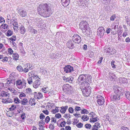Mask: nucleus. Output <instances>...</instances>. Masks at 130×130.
Wrapping results in <instances>:
<instances>
[{
    "label": "nucleus",
    "instance_id": "1a4fd4ad",
    "mask_svg": "<svg viewBox=\"0 0 130 130\" xmlns=\"http://www.w3.org/2000/svg\"><path fill=\"white\" fill-rule=\"evenodd\" d=\"M105 31L104 28L103 27H100L97 29V35L100 36V38H102L104 35Z\"/></svg>",
    "mask_w": 130,
    "mask_h": 130
},
{
    "label": "nucleus",
    "instance_id": "603ef678",
    "mask_svg": "<svg viewBox=\"0 0 130 130\" xmlns=\"http://www.w3.org/2000/svg\"><path fill=\"white\" fill-rule=\"evenodd\" d=\"M1 26L2 28L4 29H5L7 28L8 27V26L7 24H2L0 25Z\"/></svg>",
    "mask_w": 130,
    "mask_h": 130
},
{
    "label": "nucleus",
    "instance_id": "20e7f679",
    "mask_svg": "<svg viewBox=\"0 0 130 130\" xmlns=\"http://www.w3.org/2000/svg\"><path fill=\"white\" fill-rule=\"evenodd\" d=\"M85 86L84 88L82 89V91L83 95L87 97L89 96L91 93V87L89 85Z\"/></svg>",
    "mask_w": 130,
    "mask_h": 130
},
{
    "label": "nucleus",
    "instance_id": "393cba45",
    "mask_svg": "<svg viewBox=\"0 0 130 130\" xmlns=\"http://www.w3.org/2000/svg\"><path fill=\"white\" fill-rule=\"evenodd\" d=\"M120 96L119 95L116 94L114 95L111 97V100L113 101H117L119 100L120 99Z\"/></svg>",
    "mask_w": 130,
    "mask_h": 130
},
{
    "label": "nucleus",
    "instance_id": "4be33fe9",
    "mask_svg": "<svg viewBox=\"0 0 130 130\" xmlns=\"http://www.w3.org/2000/svg\"><path fill=\"white\" fill-rule=\"evenodd\" d=\"M2 102L4 104H7L13 102L12 100L8 98L6 99L2 98Z\"/></svg>",
    "mask_w": 130,
    "mask_h": 130
},
{
    "label": "nucleus",
    "instance_id": "13d9d810",
    "mask_svg": "<svg viewBox=\"0 0 130 130\" xmlns=\"http://www.w3.org/2000/svg\"><path fill=\"white\" fill-rule=\"evenodd\" d=\"M81 109L80 107L79 106H76L74 110L75 112H77L80 110Z\"/></svg>",
    "mask_w": 130,
    "mask_h": 130
},
{
    "label": "nucleus",
    "instance_id": "f03ea898",
    "mask_svg": "<svg viewBox=\"0 0 130 130\" xmlns=\"http://www.w3.org/2000/svg\"><path fill=\"white\" fill-rule=\"evenodd\" d=\"M62 90L65 93L67 94H70L72 93V87L69 84L64 85L62 86Z\"/></svg>",
    "mask_w": 130,
    "mask_h": 130
},
{
    "label": "nucleus",
    "instance_id": "a211bd4d",
    "mask_svg": "<svg viewBox=\"0 0 130 130\" xmlns=\"http://www.w3.org/2000/svg\"><path fill=\"white\" fill-rule=\"evenodd\" d=\"M63 79L64 81L71 83H72L74 81L73 78L71 76L69 77H66L64 76L63 77Z\"/></svg>",
    "mask_w": 130,
    "mask_h": 130
},
{
    "label": "nucleus",
    "instance_id": "dca6fc26",
    "mask_svg": "<svg viewBox=\"0 0 130 130\" xmlns=\"http://www.w3.org/2000/svg\"><path fill=\"white\" fill-rule=\"evenodd\" d=\"M61 56V54L60 53H58L55 54H53L51 55L50 56L52 59H59Z\"/></svg>",
    "mask_w": 130,
    "mask_h": 130
},
{
    "label": "nucleus",
    "instance_id": "cd10ccee",
    "mask_svg": "<svg viewBox=\"0 0 130 130\" xmlns=\"http://www.w3.org/2000/svg\"><path fill=\"white\" fill-rule=\"evenodd\" d=\"M62 4L64 7L67 6L69 4L70 1L61 0Z\"/></svg>",
    "mask_w": 130,
    "mask_h": 130
},
{
    "label": "nucleus",
    "instance_id": "f704fd0d",
    "mask_svg": "<svg viewBox=\"0 0 130 130\" xmlns=\"http://www.w3.org/2000/svg\"><path fill=\"white\" fill-rule=\"evenodd\" d=\"M12 57L13 60H16L19 59V55L17 53L13 54L12 55Z\"/></svg>",
    "mask_w": 130,
    "mask_h": 130
},
{
    "label": "nucleus",
    "instance_id": "c9c22d12",
    "mask_svg": "<svg viewBox=\"0 0 130 130\" xmlns=\"http://www.w3.org/2000/svg\"><path fill=\"white\" fill-rule=\"evenodd\" d=\"M118 27V25L117 23H113L111 25V28L112 30L114 29L115 30L116 28Z\"/></svg>",
    "mask_w": 130,
    "mask_h": 130
},
{
    "label": "nucleus",
    "instance_id": "6e6d98bb",
    "mask_svg": "<svg viewBox=\"0 0 130 130\" xmlns=\"http://www.w3.org/2000/svg\"><path fill=\"white\" fill-rule=\"evenodd\" d=\"M48 127L50 129V130L52 129H54L55 128V126H54V124L52 123L50 124L49 125Z\"/></svg>",
    "mask_w": 130,
    "mask_h": 130
},
{
    "label": "nucleus",
    "instance_id": "49530a36",
    "mask_svg": "<svg viewBox=\"0 0 130 130\" xmlns=\"http://www.w3.org/2000/svg\"><path fill=\"white\" fill-rule=\"evenodd\" d=\"M94 55V53L91 51H90L88 52V56L90 58H92L93 56Z\"/></svg>",
    "mask_w": 130,
    "mask_h": 130
},
{
    "label": "nucleus",
    "instance_id": "3c124183",
    "mask_svg": "<svg viewBox=\"0 0 130 130\" xmlns=\"http://www.w3.org/2000/svg\"><path fill=\"white\" fill-rule=\"evenodd\" d=\"M115 61L112 60L111 62V65L113 69H115L116 68V66L115 64Z\"/></svg>",
    "mask_w": 130,
    "mask_h": 130
},
{
    "label": "nucleus",
    "instance_id": "680f3d73",
    "mask_svg": "<svg viewBox=\"0 0 130 130\" xmlns=\"http://www.w3.org/2000/svg\"><path fill=\"white\" fill-rule=\"evenodd\" d=\"M128 31L127 30H125L124 32L123 33V36L124 37H126L128 35Z\"/></svg>",
    "mask_w": 130,
    "mask_h": 130
},
{
    "label": "nucleus",
    "instance_id": "7ed1b4c3",
    "mask_svg": "<svg viewBox=\"0 0 130 130\" xmlns=\"http://www.w3.org/2000/svg\"><path fill=\"white\" fill-rule=\"evenodd\" d=\"M80 28L82 29L83 32H85L89 28V25L87 22L83 21L80 22L79 24Z\"/></svg>",
    "mask_w": 130,
    "mask_h": 130
},
{
    "label": "nucleus",
    "instance_id": "58836bf2",
    "mask_svg": "<svg viewBox=\"0 0 130 130\" xmlns=\"http://www.w3.org/2000/svg\"><path fill=\"white\" fill-rule=\"evenodd\" d=\"M82 119L84 121H86L89 120V117L87 116L84 115L82 117Z\"/></svg>",
    "mask_w": 130,
    "mask_h": 130
},
{
    "label": "nucleus",
    "instance_id": "f8f14e48",
    "mask_svg": "<svg viewBox=\"0 0 130 130\" xmlns=\"http://www.w3.org/2000/svg\"><path fill=\"white\" fill-rule=\"evenodd\" d=\"M7 82L5 84V86L9 87L10 86H12L15 84V79H11L7 78Z\"/></svg>",
    "mask_w": 130,
    "mask_h": 130
},
{
    "label": "nucleus",
    "instance_id": "052dcab7",
    "mask_svg": "<svg viewBox=\"0 0 130 130\" xmlns=\"http://www.w3.org/2000/svg\"><path fill=\"white\" fill-rule=\"evenodd\" d=\"M3 59L1 60L3 62H6L8 61V58L7 57H3V58L2 59Z\"/></svg>",
    "mask_w": 130,
    "mask_h": 130
},
{
    "label": "nucleus",
    "instance_id": "c85d7f7f",
    "mask_svg": "<svg viewBox=\"0 0 130 130\" xmlns=\"http://www.w3.org/2000/svg\"><path fill=\"white\" fill-rule=\"evenodd\" d=\"M68 107V106H62L61 107L60 111L62 113H64L66 111V110L67 109Z\"/></svg>",
    "mask_w": 130,
    "mask_h": 130
},
{
    "label": "nucleus",
    "instance_id": "4c0bfd02",
    "mask_svg": "<svg viewBox=\"0 0 130 130\" xmlns=\"http://www.w3.org/2000/svg\"><path fill=\"white\" fill-rule=\"evenodd\" d=\"M13 34V31L11 30H8L6 33V35L7 37L11 36Z\"/></svg>",
    "mask_w": 130,
    "mask_h": 130
},
{
    "label": "nucleus",
    "instance_id": "2f4dec72",
    "mask_svg": "<svg viewBox=\"0 0 130 130\" xmlns=\"http://www.w3.org/2000/svg\"><path fill=\"white\" fill-rule=\"evenodd\" d=\"M109 78L111 80H113L115 78L116 76L113 73L109 72Z\"/></svg>",
    "mask_w": 130,
    "mask_h": 130
},
{
    "label": "nucleus",
    "instance_id": "39448f33",
    "mask_svg": "<svg viewBox=\"0 0 130 130\" xmlns=\"http://www.w3.org/2000/svg\"><path fill=\"white\" fill-rule=\"evenodd\" d=\"M16 83L17 87L19 89H22L26 87V82L24 79H18L17 80Z\"/></svg>",
    "mask_w": 130,
    "mask_h": 130
},
{
    "label": "nucleus",
    "instance_id": "a878e982",
    "mask_svg": "<svg viewBox=\"0 0 130 130\" xmlns=\"http://www.w3.org/2000/svg\"><path fill=\"white\" fill-rule=\"evenodd\" d=\"M28 30L29 32L33 34L37 33V30L33 29L32 27L30 25L28 26Z\"/></svg>",
    "mask_w": 130,
    "mask_h": 130
},
{
    "label": "nucleus",
    "instance_id": "774afa93",
    "mask_svg": "<svg viewBox=\"0 0 130 130\" xmlns=\"http://www.w3.org/2000/svg\"><path fill=\"white\" fill-rule=\"evenodd\" d=\"M8 53L9 54H13V51L12 49L11 48H9L8 49Z\"/></svg>",
    "mask_w": 130,
    "mask_h": 130
},
{
    "label": "nucleus",
    "instance_id": "bf43d9fd",
    "mask_svg": "<svg viewBox=\"0 0 130 130\" xmlns=\"http://www.w3.org/2000/svg\"><path fill=\"white\" fill-rule=\"evenodd\" d=\"M59 111V109L55 108V109H53L52 110V112L53 113H55L57 112H58Z\"/></svg>",
    "mask_w": 130,
    "mask_h": 130
},
{
    "label": "nucleus",
    "instance_id": "423d86ee",
    "mask_svg": "<svg viewBox=\"0 0 130 130\" xmlns=\"http://www.w3.org/2000/svg\"><path fill=\"white\" fill-rule=\"evenodd\" d=\"M114 89V92L116 94L119 95L120 96L123 95L124 90L122 88L117 86L115 87Z\"/></svg>",
    "mask_w": 130,
    "mask_h": 130
},
{
    "label": "nucleus",
    "instance_id": "a19ab883",
    "mask_svg": "<svg viewBox=\"0 0 130 130\" xmlns=\"http://www.w3.org/2000/svg\"><path fill=\"white\" fill-rule=\"evenodd\" d=\"M25 91L26 92H25V93L26 94L30 95L32 94V90L30 88L27 89H26Z\"/></svg>",
    "mask_w": 130,
    "mask_h": 130
},
{
    "label": "nucleus",
    "instance_id": "09e8293b",
    "mask_svg": "<svg viewBox=\"0 0 130 130\" xmlns=\"http://www.w3.org/2000/svg\"><path fill=\"white\" fill-rule=\"evenodd\" d=\"M66 124V122L65 121H63L61 122V123L60 124L59 126V127H62L65 126Z\"/></svg>",
    "mask_w": 130,
    "mask_h": 130
},
{
    "label": "nucleus",
    "instance_id": "5fc2aeb1",
    "mask_svg": "<svg viewBox=\"0 0 130 130\" xmlns=\"http://www.w3.org/2000/svg\"><path fill=\"white\" fill-rule=\"evenodd\" d=\"M125 18L127 24L129 26H130V18H128L127 16Z\"/></svg>",
    "mask_w": 130,
    "mask_h": 130
},
{
    "label": "nucleus",
    "instance_id": "8fccbe9b",
    "mask_svg": "<svg viewBox=\"0 0 130 130\" xmlns=\"http://www.w3.org/2000/svg\"><path fill=\"white\" fill-rule=\"evenodd\" d=\"M85 127L88 129H90L92 127L91 125L90 124L87 123L85 125Z\"/></svg>",
    "mask_w": 130,
    "mask_h": 130
},
{
    "label": "nucleus",
    "instance_id": "72a5a7b5",
    "mask_svg": "<svg viewBox=\"0 0 130 130\" xmlns=\"http://www.w3.org/2000/svg\"><path fill=\"white\" fill-rule=\"evenodd\" d=\"M20 32L22 34H24L26 31V30L25 29L24 27L21 26L20 27Z\"/></svg>",
    "mask_w": 130,
    "mask_h": 130
},
{
    "label": "nucleus",
    "instance_id": "b1692460",
    "mask_svg": "<svg viewBox=\"0 0 130 130\" xmlns=\"http://www.w3.org/2000/svg\"><path fill=\"white\" fill-rule=\"evenodd\" d=\"M34 97L36 99H39L42 98L43 97L42 94L40 92L37 93L35 92L34 93Z\"/></svg>",
    "mask_w": 130,
    "mask_h": 130
},
{
    "label": "nucleus",
    "instance_id": "7c9ffc66",
    "mask_svg": "<svg viewBox=\"0 0 130 130\" xmlns=\"http://www.w3.org/2000/svg\"><path fill=\"white\" fill-rule=\"evenodd\" d=\"M7 92L4 91H0V96L3 97H7L9 95V93H7Z\"/></svg>",
    "mask_w": 130,
    "mask_h": 130
},
{
    "label": "nucleus",
    "instance_id": "c756f323",
    "mask_svg": "<svg viewBox=\"0 0 130 130\" xmlns=\"http://www.w3.org/2000/svg\"><path fill=\"white\" fill-rule=\"evenodd\" d=\"M24 68L23 69V68L21 65L18 66L17 68V69L19 72H24V71L26 70L25 68V65L24 66Z\"/></svg>",
    "mask_w": 130,
    "mask_h": 130
},
{
    "label": "nucleus",
    "instance_id": "aec40b11",
    "mask_svg": "<svg viewBox=\"0 0 130 130\" xmlns=\"http://www.w3.org/2000/svg\"><path fill=\"white\" fill-rule=\"evenodd\" d=\"M40 84V79H37L34 82L33 84V87L35 88H37Z\"/></svg>",
    "mask_w": 130,
    "mask_h": 130
},
{
    "label": "nucleus",
    "instance_id": "5701e85b",
    "mask_svg": "<svg viewBox=\"0 0 130 130\" xmlns=\"http://www.w3.org/2000/svg\"><path fill=\"white\" fill-rule=\"evenodd\" d=\"M101 127L100 123L98 122L95 123L92 126L91 130H98L99 128Z\"/></svg>",
    "mask_w": 130,
    "mask_h": 130
},
{
    "label": "nucleus",
    "instance_id": "4d7b16f0",
    "mask_svg": "<svg viewBox=\"0 0 130 130\" xmlns=\"http://www.w3.org/2000/svg\"><path fill=\"white\" fill-rule=\"evenodd\" d=\"M50 120V117L48 116H47L45 118V121L46 123H47L49 122Z\"/></svg>",
    "mask_w": 130,
    "mask_h": 130
},
{
    "label": "nucleus",
    "instance_id": "e2e57ef3",
    "mask_svg": "<svg viewBox=\"0 0 130 130\" xmlns=\"http://www.w3.org/2000/svg\"><path fill=\"white\" fill-rule=\"evenodd\" d=\"M116 18V15L115 14H113L110 18V20L111 21H113Z\"/></svg>",
    "mask_w": 130,
    "mask_h": 130
},
{
    "label": "nucleus",
    "instance_id": "412c9836",
    "mask_svg": "<svg viewBox=\"0 0 130 130\" xmlns=\"http://www.w3.org/2000/svg\"><path fill=\"white\" fill-rule=\"evenodd\" d=\"M86 76V81L87 85L86 86H89V83L91 82V80L92 77L91 76L89 75H85Z\"/></svg>",
    "mask_w": 130,
    "mask_h": 130
},
{
    "label": "nucleus",
    "instance_id": "f257e3e1",
    "mask_svg": "<svg viewBox=\"0 0 130 130\" xmlns=\"http://www.w3.org/2000/svg\"><path fill=\"white\" fill-rule=\"evenodd\" d=\"M50 7L46 3L41 4L39 5L38 8L39 14L45 17H49L50 15Z\"/></svg>",
    "mask_w": 130,
    "mask_h": 130
},
{
    "label": "nucleus",
    "instance_id": "473e14b6",
    "mask_svg": "<svg viewBox=\"0 0 130 130\" xmlns=\"http://www.w3.org/2000/svg\"><path fill=\"white\" fill-rule=\"evenodd\" d=\"M28 101L26 98H24L21 101V103L22 105H25L27 104Z\"/></svg>",
    "mask_w": 130,
    "mask_h": 130
},
{
    "label": "nucleus",
    "instance_id": "9b49d317",
    "mask_svg": "<svg viewBox=\"0 0 130 130\" xmlns=\"http://www.w3.org/2000/svg\"><path fill=\"white\" fill-rule=\"evenodd\" d=\"M97 102L99 105L101 106L103 104L105 100L104 98L102 96L98 95L97 96Z\"/></svg>",
    "mask_w": 130,
    "mask_h": 130
},
{
    "label": "nucleus",
    "instance_id": "9d476101",
    "mask_svg": "<svg viewBox=\"0 0 130 130\" xmlns=\"http://www.w3.org/2000/svg\"><path fill=\"white\" fill-rule=\"evenodd\" d=\"M73 67L70 65H65L63 68L64 71L66 73H71L74 71Z\"/></svg>",
    "mask_w": 130,
    "mask_h": 130
},
{
    "label": "nucleus",
    "instance_id": "f3484780",
    "mask_svg": "<svg viewBox=\"0 0 130 130\" xmlns=\"http://www.w3.org/2000/svg\"><path fill=\"white\" fill-rule=\"evenodd\" d=\"M72 40H69L66 43L67 47L70 49H72L74 47V44Z\"/></svg>",
    "mask_w": 130,
    "mask_h": 130
},
{
    "label": "nucleus",
    "instance_id": "864d4df0",
    "mask_svg": "<svg viewBox=\"0 0 130 130\" xmlns=\"http://www.w3.org/2000/svg\"><path fill=\"white\" fill-rule=\"evenodd\" d=\"M121 80H121V82L123 83H126L127 82V79L125 78H121Z\"/></svg>",
    "mask_w": 130,
    "mask_h": 130
},
{
    "label": "nucleus",
    "instance_id": "0eeeda50",
    "mask_svg": "<svg viewBox=\"0 0 130 130\" xmlns=\"http://www.w3.org/2000/svg\"><path fill=\"white\" fill-rule=\"evenodd\" d=\"M86 77L84 75H81L79 76L78 80L80 84L82 86H86L87 83L86 81Z\"/></svg>",
    "mask_w": 130,
    "mask_h": 130
},
{
    "label": "nucleus",
    "instance_id": "79ce46f5",
    "mask_svg": "<svg viewBox=\"0 0 130 130\" xmlns=\"http://www.w3.org/2000/svg\"><path fill=\"white\" fill-rule=\"evenodd\" d=\"M125 94V95L127 99L130 101V92L126 91Z\"/></svg>",
    "mask_w": 130,
    "mask_h": 130
},
{
    "label": "nucleus",
    "instance_id": "a18cd8bd",
    "mask_svg": "<svg viewBox=\"0 0 130 130\" xmlns=\"http://www.w3.org/2000/svg\"><path fill=\"white\" fill-rule=\"evenodd\" d=\"M14 102L15 104H18L21 103V101L18 98H15L14 99Z\"/></svg>",
    "mask_w": 130,
    "mask_h": 130
},
{
    "label": "nucleus",
    "instance_id": "338daca9",
    "mask_svg": "<svg viewBox=\"0 0 130 130\" xmlns=\"http://www.w3.org/2000/svg\"><path fill=\"white\" fill-rule=\"evenodd\" d=\"M26 96V95L23 92H22L19 95V97L21 99H22L21 98L22 97H25Z\"/></svg>",
    "mask_w": 130,
    "mask_h": 130
},
{
    "label": "nucleus",
    "instance_id": "e433bc0d",
    "mask_svg": "<svg viewBox=\"0 0 130 130\" xmlns=\"http://www.w3.org/2000/svg\"><path fill=\"white\" fill-rule=\"evenodd\" d=\"M45 121L44 122L43 120H41L39 122V125L40 127H43L44 125L45 124Z\"/></svg>",
    "mask_w": 130,
    "mask_h": 130
},
{
    "label": "nucleus",
    "instance_id": "ddd939ff",
    "mask_svg": "<svg viewBox=\"0 0 130 130\" xmlns=\"http://www.w3.org/2000/svg\"><path fill=\"white\" fill-rule=\"evenodd\" d=\"M104 51L105 52H106V53L109 54L110 55L113 54L116 52V50L110 47H108V48H106Z\"/></svg>",
    "mask_w": 130,
    "mask_h": 130
},
{
    "label": "nucleus",
    "instance_id": "6e6552de",
    "mask_svg": "<svg viewBox=\"0 0 130 130\" xmlns=\"http://www.w3.org/2000/svg\"><path fill=\"white\" fill-rule=\"evenodd\" d=\"M72 40L75 44H79L81 42V38L78 35L75 34L73 36Z\"/></svg>",
    "mask_w": 130,
    "mask_h": 130
},
{
    "label": "nucleus",
    "instance_id": "2eb2a0df",
    "mask_svg": "<svg viewBox=\"0 0 130 130\" xmlns=\"http://www.w3.org/2000/svg\"><path fill=\"white\" fill-rule=\"evenodd\" d=\"M17 20L15 18H13L11 20V22L14 26V30L17 31L18 28V24L17 22Z\"/></svg>",
    "mask_w": 130,
    "mask_h": 130
},
{
    "label": "nucleus",
    "instance_id": "c03bdc74",
    "mask_svg": "<svg viewBox=\"0 0 130 130\" xmlns=\"http://www.w3.org/2000/svg\"><path fill=\"white\" fill-rule=\"evenodd\" d=\"M81 113L82 114H87L89 113V112L87 109H83L81 110Z\"/></svg>",
    "mask_w": 130,
    "mask_h": 130
},
{
    "label": "nucleus",
    "instance_id": "4468645a",
    "mask_svg": "<svg viewBox=\"0 0 130 130\" xmlns=\"http://www.w3.org/2000/svg\"><path fill=\"white\" fill-rule=\"evenodd\" d=\"M18 12L20 15L22 17H25L27 15V12L25 10L23 9H19Z\"/></svg>",
    "mask_w": 130,
    "mask_h": 130
},
{
    "label": "nucleus",
    "instance_id": "ea45409f",
    "mask_svg": "<svg viewBox=\"0 0 130 130\" xmlns=\"http://www.w3.org/2000/svg\"><path fill=\"white\" fill-rule=\"evenodd\" d=\"M33 76L30 77L28 78L27 79L28 83L29 84H32V78H34Z\"/></svg>",
    "mask_w": 130,
    "mask_h": 130
},
{
    "label": "nucleus",
    "instance_id": "37998d69",
    "mask_svg": "<svg viewBox=\"0 0 130 130\" xmlns=\"http://www.w3.org/2000/svg\"><path fill=\"white\" fill-rule=\"evenodd\" d=\"M97 117H95L94 118H91L90 119V121L91 122L94 123L97 121Z\"/></svg>",
    "mask_w": 130,
    "mask_h": 130
},
{
    "label": "nucleus",
    "instance_id": "6ab92c4d",
    "mask_svg": "<svg viewBox=\"0 0 130 130\" xmlns=\"http://www.w3.org/2000/svg\"><path fill=\"white\" fill-rule=\"evenodd\" d=\"M25 68L26 70L24 71V73H25L28 72L29 69L31 70L33 69L32 65L29 63L25 64Z\"/></svg>",
    "mask_w": 130,
    "mask_h": 130
},
{
    "label": "nucleus",
    "instance_id": "de8ad7c7",
    "mask_svg": "<svg viewBox=\"0 0 130 130\" xmlns=\"http://www.w3.org/2000/svg\"><path fill=\"white\" fill-rule=\"evenodd\" d=\"M17 38L15 35H13L9 39V40H11L12 41H15L16 40Z\"/></svg>",
    "mask_w": 130,
    "mask_h": 130
},
{
    "label": "nucleus",
    "instance_id": "bb28decb",
    "mask_svg": "<svg viewBox=\"0 0 130 130\" xmlns=\"http://www.w3.org/2000/svg\"><path fill=\"white\" fill-rule=\"evenodd\" d=\"M18 77V75L16 73L13 72L11 73L9 77L10 79H15V78Z\"/></svg>",
    "mask_w": 130,
    "mask_h": 130
},
{
    "label": "nucleus",
    "instance_id": "0e129e2a",
    "mask_svg": "<svg viewBox=\"0 0 130 130\" xmlns=\"http://www.w3.org/2000/svg\"><path fill=\"white\" fill-rule=\"evenodd\" d=\"M16 108V106H14V105H11L10 108H9L10 110H14Z\"/></svg>",
    "mask_w": 130,
    "mask_h": 130
},
{
    "label": "nucleus",
    "instance_id": "69168bd1",
    "mask_svg": "<svg viewBox=\"0 0 130 130\" xmlns=\"http://www.w3.org/2000/svg\"><path fill=\"white\" fill-rule=\"evenodd\" d=\"M74 110L73 108L70 107L68 109V111L69 113H73L74 112Z\"/></svg>",
    "mask_w": 130,
    "mask_h": 130
}]
</instances>
